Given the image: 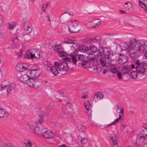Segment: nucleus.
Returning <instances> with one entry per match:
<instances>
[{"instance_id":"nucleus-1","label":"nucleus","mask_w":147,"mask_h":147,"mask_svg":"<svg viewBox=\"0 0 147 147\" xmlns=\"http://www.w3.org/2000/svg\"><path fill=\"white\" fill-rule=\"evenodd\" d=\"M28 70L22 73H18L17 77L19 80L24 82L30 87L36 88L39 87L41 85V81L40 80L32 78L30 77V74H28Z\"/></svg>"},{"instance_id":"nucleus-2","label":"nucleus","mask_w":147,"mask_h":147,"mask_svg":"<svg viewBox=\"0 0 147 147\" xmlns=\"http://www.w3.org/2000/svg\"><path fill=\"white\" fill-rule=\"evenodd\" d=\"M142 45L141 42H139L135 40H133L129 42V45L125 43H123L121 45L122 49L125 50L128 53L136 52L140 51L141 49Z\"/></svg>"},{"instance_id":"nucleus-3","label":"nucleus","mask_w":147,"mask_h":147,"mask_svg":"<svg viewBox=\"0 0 147 147\" xmlns=\"http://www.w3.org/2000/svg\"><path fill=\"white\" fill-rule=\"evenodd\" d=\"M42 56L40 50L38 49H35L27 51L24 55V58L28 59H30V58H38Z\"/></svg>"},{"instance_id":"nucleus-4","label":"nucleus","mask_w":147,"mask_h":147,"mask_svg":"<svg viewBox=\"0 0 147 147\" xmlns=\"http://www.w3.org/2000/svg\"><path fill=\"white\" fill-rule=\"evenodd\" d=\"M28 74H30V77L32 78L37 79L38 80H40L41 81V84L42 83V80L41 79H39L37 78L40 76L41 73V71L39 67L36 65L33 66L32 69L31 70H28Z\"/></svg>"},{"instance_id":"nucleus-5","label":"nucleus","mask_w":147,"mask_h":147,"mask_svg":"<svg viewBox=\"0 0 147 147\" xmlns=\"http://www.w3.org/2000/svg\"><path fill=\"white\" fill-rule=\"evenodd\" d=\"M54 64L59 69L60 74L64 75L67 74L68 68L66 63L64 62L60 63L56 62H54Z\"/></svg>"},{"instance_id":"nucleus-6","label":"nucleus","mask_w":147,"mask_h":147,"mask_svg":"<svg viewBox=\"0 0 147 147\" xmlns=\"http://www.w3.org/2000/svg\"><path fill=\"white\" fill-rule=\"evenodd\" d=\"M135 63L136 65L135 69L138 73L140 75L143 74L146 71V66L143 63L139 60H136L135 61Z\"/></svg>"},{"instance_id":"nucleus-7","label":"nucleus","mask_w":147,"mask_h":147,"mask_svg":"<svg viewBox=\"0 0 147 147\" xmlns=\"http://www.w3.org/2000/svg\"><path fill=\"white\" fill-rule=\"evenodd\" d=\"M78 22L76 20L70 21L69 24L68 28L71 32H77L79 31L78 28Z\"/></svg>"},{"instance_id":"nucleus-8","label":"nucleus","mask_w":147,"mask_h":147,"mask_svg":"<svg viewBox=\"0 0 147 147\" xmlns=\"http://www.w3.org/2000/svg\"><path fill=\"white\" fill-rule=\"evenodd\" d=\"M16 69L17 71L19 72V73H22L28 70L29 67L27 64L20 63L17 65Z\"/></svg>"},{"instance_id":"nucleus-9","label":"nucleus","mask_w":147,"mask_h":147,"mask_svg":"<svg viewBox=\"0 0 147 147\" xmlns=\"http://www.w3.org/2000/svg\"><path fill=\"white\" fill-rule=\"evenodd\" d=\"M41 134L44 137L47 139L51 138L54 136L53 133L47 128L42 129Z\"/></svg>"},{"instance_id":"nucleus-10","label":"nucleus","mask_w":147,"mask_h":147,"mask_svg":"<svg viewBox=\"0 0 147 147\" xmlns=\"http://www.w3.org/2000/svg\"><path fill=\"white\" fill-rule=\"evenodd\" d=\"M37 113L39 116L40 119L38 121L35 123L34 124L37 126L39 123L40 124L43 122L44 120L43 116L46 114V113L43 109H39L37 111Z\"/></svg>"},{"instance_id":"nucleus-11","label":"nucleus","mask_w":147,"mask_h":147,"mask_svg":"<svg viewBox=\"0 0 147 147\" xmlns=\"http://www.w3.org/2000/svg\"><path fill=\"white\" fill-rule=\"evenodd\" d=\"M78 50H75L74 52L72 53V55L74 54V56H72V61L73 64H75L76 63L77 59L78 60H82L84 59V56L83 55H77Z\"/></svg>"},{"instance_id":"nucleus-12","label":"nucleus","mask_w":147,"mask_h":147,"mask_svg":"<svg viewBox=\"0 0 147 147\" xmlns=\"http://www.w3.org/2000/svg\"><path fill=\"white\" fill-rule=\"evenodd\" d=\"M30 24L28 21L26 20L24 24V34L26 35L29 34L31 32V28L30 27Z\"/></svg>"},{"instance_id":"nucleus-13","label":"nucleus","mask_w":147,"mask_h":147,"mask_svg":"<svg viewBox=\"0 0 147 147\" xmlns=\"http://www.w3.org/2000/svg\"><path fill=\"white\" fill-rule=\"evenodd\" d=\"M146 140L144 137L139 135L136 138V143L138 146H143L146 143Z\"/></svg>"},{"instance_id":"nucleus-14","label":"nucleus","mask_w":147,"mask_h":147,"mask_svg":"<svg viewBox=\"0 0 147 147\" xmlns=\"http://www.w3.org/2000/svg\"><path fill=\"white\" fill-rule=\"evenodd\" d=\"M96 57L94 56H90L88 57V61L90 65L95 66L98 62V61L96 59Z\"/></svg>"},{"instance_id":"nucleus-15","label":"nucleus","mask_w":147,"mask_h":147,"mask_svg":"<svg viewBox=\"0 0 147 147\" xmlns=\"http://www.w3.org/2000/svg\"><path fill=\"white\" fill-rule=\"evenodd\" d=\"M11 40L12 42V47L18 49L20 46V45L17 37H13Z\"/></svg>"},{"instance_id":"nucleus-16","label":"nucleus","mask_w":147,"mask_h":147,"mask_svg":"<svg viewBox=\"0 0 147 147\" xmlns=\"http://www.w3.org/2000/svg\"><path fill=\"white\" fill-rule=\"evenodd\" d=\"M78 50L79 51L82 52H87L89 51V48L86 45H80L78 47Z\"/></svg>"},{"instance_id":"nucleus-17","label":"nucleus","mask_w":147,"mask_h":147,"mask_svg":"<svg viewBox=\"0 0 147 147\" xmlns=\"http://www.w3.org/2000/svg\"><path fill=\"white\" fill-rule=\"evenodd\" d=\"M64 93L59 90H58L55 93V96L57 100H63V96H64Z\"/></svg>"},{"instance_id":"nucleus-18","label":"nucleus","mask_w":147,"mask_h":147,"mask_svg":"<svg viewBox=\"0 0 147 147\" xmlns=\"http://www.w3.org/2000/svg\"><path fill=\"white\" fill-rule=\"evenodd\" d=\"M109 137L113 142L114 145H116L118 143V137L114 134L109 135Z\"/></svg>"},{"instance_id":"nucleus-19","label":"nucleus","mask_w":147,"mask_h":147,"mask_svg":"<svg viewBox=\"0 0 147 147\" xmlns=\"http://www.w3.org/2000/svg\"><path fill=\"white\" fill-rule=\"evenodd\" d=\"M142 47L144 49L143 51L144 53L145 56L147 58V41H142Z\"/></svg>"},{"instance_id":"nucleus-20","label":"nucleus","mask_w":147,"mask_h":147,"mask_svg":"<svg viewBox=\"0 0 147 147\" xmlns=\"http://www.w3.org/2000/svg\"><path fill=\"white\" fill-rule=\"evenodd\" d=\"M9 115V114L6 111L3 109L0 108V117L5 118L7 117Z\"/></svg>"},{"instance_id":"nucleus-21","label":"nucleus","mask_w":147,"mask_h":147,"mask_svg":"<svg viewBox=\"0 0 147 147\" xmlns=\"http://www.w3.org/2000/svg\"><path fill=\"white\" fill-rule=\"evenodd\" d=\"M130 67H129L127 65H124L121 69V71L123 73H128L130 71Z\"/></svg>"},{"instance_id":"nucleus-22","label":"nucleus","mask_w":147,"mask_h":147,"mask_svg":"<svg viewBox=\"0 0 147 147\" xmlns=\"http://www.w3.org/2000/svg\"><path fill=\"white\" fill-rule=\"evenodd\" d=\"M103 97V95L102 93L98 92L94 96L93 99L94 100H100L102 99Z\"/></svg>"},{"instance_id":"nucleus-23","label":"nucleus","mask_w":147,"mask_h":147,"mask_svg":"<svg viewBox=\"0 0 147 147\" xmlns=\"http://www.w3.org/2000/svg\"><path fill=\"white\" fill-rule=\"evenodd\" d=\"M113 52L111 51H108L105 52L104 56L106 59L110 58L112 56Z\"/></svg>"},{"instance_id":"nucleus-24","label":"nucleus","mask_w":147,"mask_h":147,"mask_svg":"<svg viewBox=\"0 0 147 147\" xmlns=\"http://www.w3.org/2000/svg\"><path fill=\"white\" fill-rule=\"evenodd\" d=\"M57 66H53L50 68V70L52 73L55 75H57L59 73Z\"/></svg>"},{"instance_id":"nucleus-25","label":"nucleus","mask_w":147,"mask_h":147,"mask_svg":"<svg viewBox=\"0 0 147 147\" xmlns=\"http://www.w3.org/2000/svg\"><path fill=\"white\" fill-rule=\"evenodd\" d=\"M141 136L144 137L146 139H147V128L145 126L144 129L141 131Z\"/></svg>"},{"instance_id":"nucleus-26","label":"nucleus","mask_w":147,"mask_h":147,"mask_svg":"<svg viewBox=\"0 0 147 147\" xmlns=\"http://www.w3.org/2000/svg\"><path fill=\"white\" fill-rule=\"evenodd\" d=\"M139 3L140 6L144 8L146 10V8L147 7V0H144L143 1H139Z\"/></svg>"},{"instance_id":"nucleus-27","label":"nucleus","mask_w":147,"mask_h":147,"mask_svg":"<svg viewBox=\"0 0 147 147\" xmlns=\"http://www.w3.org/2000/svg\"><path fill=\"white\" fill-rule=\"evenodd\" d=\"M89 48V51L87 52V53H90L91 54L92 52L95 53L97 51V49L96 47L94 45L90 46Z\"/></svg>"},{"instance_id":"nucleus-28","label":"nucleus","mask_w":147,"mask_h":147,"mask_svg":"<svg viewBox=\"0 0 147 147\" xmlns=\"http://www.w3.org/2000/svg\"><path fill=\"white\" fill-rule=\"evenodd\" d=\"M64 41L65 43L68 44H74L75 43L74 40L68 38H66L64 39Z\"/></svg>"},{"instance_id":"nucleus-29","label":"nucleus","mask_w":147,"mask_h":147,"mask_svg":"<svg viewBox=\"0 0 147 147\" xmlns=\"http://www.w3.org/2000/svg\"><path fill=\"white\" fill-rule=\"evenodd\" d=\"M140 75L138 73V72L136 71H133L129 74V76L131 78H136L138 75Z\"/></svg>"},{"instance_id":"nucleus-30","label":"nucleus","mask_w":147,"mask_h":147,"mask_svg":"<svg viewBox=\"0 0 147 147\" xmlns=\"http://www.w3.org/2000/svg\"><path fill=\"white\" fill-rule=\"evenodd\" d=\"M84 106L87 111H89L92 108L91 104L89 102H86L84 103Z\"/></svg>"},{"instance_id":"nucleus-31","label":"nucleus","mask_w":147,"mask_h":147,"mask_svg":"<svg viewBox=\"0 0 147 147\" xmlns=\"http://www.w3.org/2000/svg\"><path fill=\"white\" fill-rule=\"evenodd\" d=\"M81 63L82 65V67L84 68L88 67L90 66L88 61H83L82 62V61Z\"/></svg>"},{"instance_id":"nucleus-32","label":"nucleus","mask_w":147,"mask_h":147,"mask_svg":"<svg viewBox=\"0 0 147 147\" xmlns=\"http://www.w3.org/2000/svg\"><path fill=\"white\" fill-rule=\"evenodd\" d=\"M33 132L36 134H41L42 129L39 127H35Z\"/></svg>"},{"instance_id":"nucleus-33","label":"nucleus","mask_w":147,"mask_h":147,"mask_svg":"<svg viewBox=\"0 0 147 147\" xmlns=\"http://www.w3.org/2000/svg\"><path fill=\"white\" fill-rule=\"evenodd\" d=\"M86 25L89 28H95V26L94 24L93 20L92 21L88 22Z\"/></svg>"},{"instance_id":"nucleus-34","label":"nucleus","mask_w":147,"mask_h":147,"mask_svg":"<svg viewBox=\"0 0 147 147\" xmlns=\"http://www.w3.org/2000/svg\"><path fill=\"white\" fill-rule=\"evenodd\" d=\"M124 7L127 9H131L132 7V4L130 2H126L124 5Z\"/></svg>"},{"instance_id":"nucleus-35","label":"nucleus","mask_w":147,"mask_h":147,"mask_svg":"<svg viewBox=\"0 0 147 147\" xmlns=\"http://www.w3.org/2000/svg\"><path fill=\"white\" fill-rule=\"evenodd\" d=\"M100 64L103 68L106 67V62L107 60L105 59H100Z\"/></svg>"},{"instance_id":"nucleus-36","label":"nucleus","mask_w":147,"mask_h":147,"mask_svg":"<svg viewBox=\"0 0 147 147\" xmlns=\"http://www.w3.org/2000/svg\"><path fill=\"white\" fill-rule=\"evenodd\" d=\"M15 87V85L12 84L9 85L7 90V92L8 93H9L10 92L13 90Z\"/></svg>"},{"instance_id":"nucleus-37","label":"nucleus","mask_w":147,"mask_h":147,"mask_svg":"<svg viewBox=\"0 0 147 147\" xmlns=\"http://www.w3.org/2000/svg\"><path fill=\"white\" fill-rule=\"evenodd\" d=\"M24 142L26 147H31L32 145L31 142L28 139H25Z\"/></svg>"},{"instance_id":"nucleus-38","label":"nucleus","mask_w":147,"mask_h":147,"mask_svg":"<svg viewBox=\"0 0 147 147\" xmlns=\"http://www.w3.org/2000/svg\"><path fill=\"white\" fill-rule=\"evenodd\" d=\"M119 114L121 115H119V117L117 119L114 121V123L115 124L117 123L118 122V121L119 120L121 119V114L122 116L123 115V109H122L120 111V112H119Z\"/></svg>"},{"instance_id":"nucleus-39","label":"nucleus","mask_w":147,"mask_h":147,"mask_svg":"<svg viewBox=\"0 0 147 147\" xmlns=\"http://www.w3.org/2000/svg\"><path fill=\"white\" fill-rule=\"evenodd\" d=\"M93 20L94 24L95 26V28L97 27V26H99L101 24L100 21L98 19L94 20Z\"/></svg>"},{"instance_id":"nucleus-40","label":"nucleus","mask_w":147,"mask_h":147,"mask_svg":"<svg viewBox=\"0 0 147 147\" xmlns=\"http://www.w3.org/2000/svg\"><path fill=\"white\" fill-rule=\"evenodd\" d=\"M105 52L104 51V49L101 48L99 49L98 51V55L100 56H102L104 54L105 55Z\"/></svg>"},{"instance_id":"nucleus-41","label":"nucleus","mask_w":147,"mask_h":147,"mask_svg":"<svg viewBox=\"0 0 147 147\" xmlns=\"http://www.w3.org/2000/svg\"><path fill=\"white\" fill-rule=\"evenodd\" d=\"M100 39V38L98 36H96L94 37L91 38V42H98Z\"/></svg>"},{"instance_id":"nucleus-42","label":"nucleus","mask_w":147,"mask_h":147,"mask_svg":"<svg viewBox=\"0 0 147 147\" xmlns=\"http://www.w3.org/2000/svg\"><path fill=\"white\" fill-rule=\"evenodd\" d=\"M54 50L58 53L62 51L60 45H57L55 46L54 48Z\"/></svg>"},{"instance_id":"nucleus-43","label":"nucleus","mask_w":147,"mask_h":147,"mask_svg":"<svg viewBox=\"0 0 147 147\" xmlns=\"http://www.w3.org/2000/svg\"><path fill=\"white\" fill-rule=\"evenodd\" d=\"M63 104L66 105L65 107L67 109L71 108L72 106V105L70 102H63Z\"/></svg>"},{"instance_id":"nucleus-44","label":"nucleus","mask_w":147,"mask_h":147,"mask_svg":"<svg viewBox=\"0 0 147 147\" xmlns=\"http://www.w3.org/2000/svg\"><path fill=\"white\" fill-rule=\"evenodd\" d=\"M9 81L7 80H4L2 82L1 84L5 88L9 84Z\"/></svg>"},{"instance_id":"nucleus-45","label":"nucleus","mask_w":147,"mask_h":147,"mask_svg":"<svg viewBox=\"0 0 147 147\" xmlns=\"http://www.w3.org/2000/svg\"><path fill=\"white\" fill-rule=\"evenodd\" d=\"M59 55L60 57H65L67 56V53L63 51H61L59 53Z\"/></svg>"},{"instance_id":"nucleus-46","label":"nucleus","mask_w":147,"mask_h":147,"mask_svg":"<svg viewBox=\"0 0 147 147\" xmlns=\"http://www.w3.org/2000/svg\"><path fill=\"white\" fill-rule=\"evenodd\" d=\"M90 40L91 38H87L83 40L82 41L84 42L89 44L90 42H91Z\"/></svg>"},{"instance_id":"nucleus-47","label":"nucleus","mask_w":147,"mask_h":147,"mask_svg":"<svg viewBox=\"0 0 147 147\" xmlns=\"http://www.w3.org/2000/svg\"><path fill=\"white\" fill-rule=\"evenodd\" d=\"M110 71L113 73H115L117 71V69L115 66H111L110 69Z\"/></svg>"},{"instance_id":"nucleus-48","label":"nucleus","mask_w":147,"mask_h":147,"mask_svg":"<svg viewBox=\"0 0 147 147\" xmlns=\"http://www.w3.org/2000/svg\"><path fill=\"white\" fill-rule=\"evenodd\" d=\"M27 125L28 127L30 129H32V131L34 130L35 127L32 124L30 123H28L27 124Z\"/></svg>"},{"instance_id":"nucleus-49","label":"nucleus","mask_w":147,"mask_h":147,"mask_svg":"<svg viewBox=\"0 0 147 147\" xmlns=\"http://www.w3.org/2000/svg\"><path fill=\"white\" fill-rule=\"evenodd\" d=\"M16 26V24H14V23L12 22L9 24L8 28L10 29H13L14 27H15Z\"/></svg>"},{"instance_id":"nucleus-50","label":"nucleus","mask_w":147,"mask_h":147,"mask_svg":"<svg viewBox=\"0 0 147 147\" xmlns=\"http://www.w3.org/2000/svg\"><path fill=\"white\" fill-rule=\"evenodd\" d=\"M54 106V104L52 102H49V105L47 107V109H52Z\"/></svg>"},{"instance_id":"nucleus-51","label":"nucleus","mask_w":147,"mask_h":147,"mask_svg":"<svg viewBox=\"0 0 147 147\" xmlns=\"http://www.w3.org/2000/svg\"><path fill=\"white\" fill-rule=\"evenodd\" d=\"M48 6V4H44L42 7V10L44 12H45Z\"/></svg>"},{"instance_id":"nucleus-52","label":"nucleus","mask_w":147,"mask_h":147,"mask_svg":"<svg viewBox=\"0 0 147 147\" xmlns=\"http://www.w3.org/2000/svg\"><path fill=\"white\" fill-rule=\"evenodd\" d=\"M63 59L64 61H65L70 62H71V59L72 60V59H71L70 58L68 57H66L65 58H63Z\"/></svg>"},{"instance_id":"nucleus-53","label":"nucleus","mask_w":147,"mask_h":147,"mask_svg":"<svg viewBox=\"0 0 147 147\" xmlns=\"http://www.w3.org/2000/svg\"><path fill=\"white\" fill-rule=\"evenodd\" d=\"M81 142L83 144H85L87 141V139L84 137H81L80 138Z\"/></svg>"},{"instance_id":"nucleus-54","label":"nucleus","mask_w":147,"mask_h":147,"mask_svg":"<svg viewBox=\"0 0 147 147\" xmlns=\"http://www.w3.org/2000/svg\"><path fill=\"white\" fill-rule=\"evenodd\" d=\"M3 20V16L0 13V26L2 24Z\"/></svg>"},{"instance_id":"nucleus-55","label":"nucleus","mask_w":147,"mask_h":147,"mask_svg":"<svg viewBox=\"0 0 147 147\" xmlns=\"http://www.w3.org/2000/svg\"><path fill=\"white\" fill-rule=\"evenodd\" d=\"M117 76L118 78L119 79H121L122 78V75L121 74V72H119L118 71H117Z\"/></svg>"},{"instance_id":"nucleus-56","label":"nucleus","mask_w":147,"mask_h":147,"mask_svg":"<svg viewBox=\"0 0 147 147\" xmlns=\"http://www.w3.org/2000/svg\"><path fill=\"white\" fill-rule=\"evenodd\" d=\"M106 67H105L103 68V67H102V69H100V70L101 71H102V70H103V71L102 72V73L103 74H105L106 72Z\"/></svg>"},{"instance_id":"nucleus-57","label":"nucleus","mask_w":147,"mask_h":147,"mask_svg":"<svg viewBox=\"0 0 147 147\" xmlns=\"http://www.w3.org/2000/svg\"><path fill=\"white\" fill-rule=\"evenodd\" d=\"M88 97V95L87 93H84L82 96V98L86 99Z\"/></svg>"},{"instance_id":"nucleus-58","label":"nucleus","mask_w":147,"mask_h":147,"mask_svg":"<svg viewBox=\"0 0 147 147\" xmlns=\"http://www.w3.org/2000/svg\"><path fill=\"white\" fill-rule=\"evenodd\" d=\"M45 18L47 19V21H49V22L50 24H51V20L50 19V16L49 15H47L45 17Z\"/></svg>"},{"instance_id":"nucleus-59","label":"nucleus","mask_w":147,"mask_h":147,"mask_svg":"<svg viewBox=\"0 0 147 147\" xmlns=\"http://www.w3.org/2000/svg\"><path fill=\"white\" fill-rule=\"evenodd\" d=\"M79 129H81L82 131H84V127L81 125H79L78 127Z\"/></svg>"},{"instance_id":"nucleus-60","label":"nucleus","mask_w":147,"mask_h":147,"mask_svg":"<svg viewBox=\"0 0 147 147\" xmlns=\"http://www.w3.org/2000/svg\"><path fill=\"white\" fill-rule=\"evenodd\" d=\"M55 126L57 127H60L61 126V124L58 122H56L55 124Z\"/></svg>"},{"instance_id":"nucleus-61","label":"nucleus","mask_w":147,"mask_h":147,"mask_svg":"<svg viewBox=\"0 0 147 147\" xmlns=\"http://www.w3.org/2000/svg\"><path fill=\"white\" fill-rule=\"evenodd\" d=\"M116 106L117 107L118 109L119 110L121 109V105L120 104H117L116 105Z\"/></svg>"},{"instance_id":"nucleus-62","label":"nucleus","mask_w":147,"mask_h":147,"mask_svg":"<svg viewBox=\"0 0 147 147\" xmlns=\"http://www.w3.org/2000/svg\"><path fill=\"white\" fill-rule=\"evenodd\" d=\"M4 88L5 87L3 86V85H2V84H1L0 85V91L3 90Z\"/></svg>"},{"instance_id":"nucleus-63","label":"nucleus","mask_w":147,"mask_h":147,"mask_svg":"<svg viewBox=\"0 0 147 147\" xmlns=\"http://www.w3.org/2000/svg\"><path fill=\"white\" fill-rule=\"evenodd\" d=\"M20 29H17L16 31V33L17 34H20Z\"/></svg>"},{"instance_id":"nucleus-64","label":"nucleus","mask_w":147,"mask_h":147,"mask_svg":"<svg viewBox=\"0 0 147 147\" xmlns=\"http://www.w3.org/2000/svg\"><path fill=\"white\" fill-rule=\"evenodd\" d=\"M7 147H13L12 145L9 144L7 145Z\"/></svg>"}]
</instances>
